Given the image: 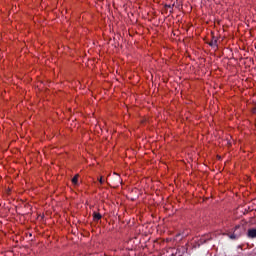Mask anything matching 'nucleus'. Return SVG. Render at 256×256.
Segmentation results:
<instances>
[{
  "mask_svg": "<svg viewBox=\"0 0 256 256\" xmlns=\"http://www.w3.org/2000/svg\"><path fill=\"white\" fill-rule=\"evenodd\" d=\"M72 184L73 185H79V174H76L72 179Z\"/></svg>",
  "mask_w": 256,
  "mask_h": 256,
  "instance_id": "nucleus-4",
  "label": "nucleus"
},
{
  "mask_svg": "<svg viewBox=\"0 0 256 256\" xmlns=\"http://www.w3.org/2000/svg\"><path fill=\"white\" fill-rule=\"evenodd\" d=\"M227 237H229V239H231L232 241H237V239H239L242 235V232H241V225H236L234 230H233V233L230 234H226Z\"/></svg>",
  "mask_w": 256,
  "mask_h": 256,
  "instance_id": "nucleus-1",
  "label": "nucleus"
},
{
  "mask_svg": "<svg viewBox=\"0 0 256 256\" xmlns=\"http://www.w3.org/2000/svg\"><path fill=\"white\" fill-rule=\"evenodd\" d=\"M207 241H211L210 235H206V236H203L202 238H200L199 245H203V244L207 243Z\"/></svg>",
  "mask_w": 256,
  "mask_h": 256,
  "instance_id": "nucleus-3",
  "label": "nucleus"
},
{
  "mask_svg": "<svg viewBox=\"0 0 256 256\" xmlns=\"http://www.w3.org/2000/svg\"><path fill=\"white\" fill-rule=\"evenodd\" d=\"M248 239H256V228H250L247 232Z\"/></svg>",
  "mask_w": 256,
  "mask_h": 256,
  "instance_id": "nucleus-2",
  "label": "nucleus"
},
{
  "mask_svg": "<svg viewBox=\"0 0 256 256\" xmlns=\"http://www.w3.org/2000/svg\"><path fill=\"white\" fill-rule=\"evenodd\" d=\"M98 181H99V183H100L101 185H103V183L105 182V181L103 180V178L98 179Z\"/></svg>",
  "mask_w": 256,
  "mask_h": 256,
  "instance_id": "nucleus-7",
  "label": "nucleus"
},
{
  "mask_svg": "<svg viewBox=\"0 0 256 256\" xmlns=\"http://www.w3.org/2000/svg\"><path fill=\"white\" fill-rule=\"evenodd\" d=\"M102 217L103 216L101 215V213L93 212V219H94V221H100V219Z\"/></svg>",
  "mask_w": 256,
  "mask_h": 256,
  "instance_id": "nucleus-5",
  "label": "nucleus"
},
{
  "mask_svg": "<svg viewBox=\"0 0 256 256\" xmlns=\"http://www.w3.org/2000/svg\"><path fill=\"white\" fill-rule=\"evenodd\" d=\"M210 47H217V39L212 40L209 42Z\"/></svg>",
  "mask_w": 256,
  "mask_h": 256,
  "instance_id": "nucleus-6",
  "label": "nucleus"
}]
</instances>
